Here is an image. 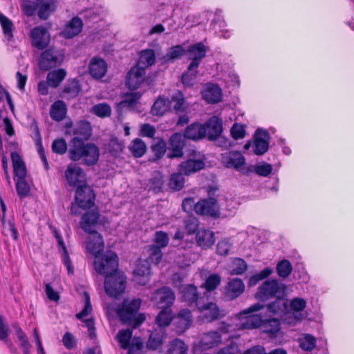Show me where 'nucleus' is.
Segmentation results:
<instances>
[{"mask_svg":"<svg viewBox=\"0 0 354 354\" xmlns=\"http://www.w3.org/2000/svg\"><path fill=\"white\" fill-rule=\"evenodd\" d=\"M68 156L73 161L82 160L84 165L92 166L99 160L100 149L95 144L85 143L81 138L75 137L70 141Z\"/></svg>","mask_w":354,"mask_h":354,"instance_id":"obj_1","label":"nucleus"},{"mask_svg":"<svg viewBox=\"0 0 354 354\" xmlns=\"http://www.w3.org/2000/svg\"><path fill=\"white\" fill-rule=\"evenodd\" d=\"M88 234L86 248L89 253L97 257L98 254L104 250L103 237L97 232Z\"/></svg>","mask_w":354,"mask_h":354,"instance_id":"obj_25","label":"nucleus"},{"mask_svg":"<svg viewBox=\"0 0 354 354\" xmlns=\"http://www.w3.org/2000/svg\"><path fill=\"white\" fill-rule=\"evenodd\" d=\"M64 53L56 49L50 48L41 54L39 66L43 71H48L61 65L64 59Z\"/></svg>","mask_w":354,"mask_h":354,"instance_id":"obj_9","label":"nucleus"},{"mask_svg":"<svg viewBox=\"0 0 354 354\" xmlns=\"http://www.w3.org/2000/svg\"><path fill=\"white\" fill-rule=\"evenodd\" d=\"M129 149L133 156L136 158L142 157L146 152L147 147L145 143L140 138H136Z\"/></svg>","mask_w":354,"mask_h":354,"instance_id":"obj_53","label":"nucleus"},{"mask_svg":"<svg viewBox=\"0 0 354 354\" xmlns=\"http://www.w3.org/2000/svg\"><path fill=\"white\" fill-rule=\"evenodd\" d=\"M160 308H170L175 300L174 291L169 287H162L156 290L151 297Z\"/></svg>","mask_w":354,"mask_h":354,"instance_id":"obj_12","label":"nucleus"},{"mask_svg":"<svg viewBox=\"0 0 354 354\" xmlns=\"http://www.w3.org/2000/svg\"><path fill=\"white\" fill-rule=\"evenodd\" d=\"M245 290V285L241 279L234 278L229 281L226 287L225 296L227 299L232 300L240 296Z\"/></svg>","mask_w":354,"mask_h":354,"instance_id":"obj_27","label":"nucleus"},{"mask_svg":"<svg viewBox=\"0 0 354 354\" xmlns=\"http://www.w3.org/2000/svg\"><path fill=\"white\" fill-rule=\"evenodd\" d=\"M131 337L132 330L130 329L120 330L118 332L117 338L122 349H127L129 348Z\"/></svg>","mask_w":354,"mask_h":354,"instance_id":"obj_60","label":"nucleus"},{"mask_svg":"<svg viewBox=\"0 0 354 354\" xmlns=\"http://www.w3.org/2000/svg\"><path fill=\"white\" fill-rule=\"evenodd\" d=\"M100 213L97 210L93 209L84 214L80 222V227L86 233L97 232L94 227L97 225L100 219Z\"/></svg>","mask_w":354,"mask_h":354,"instance_id":"obj_20","label":"nucleus"},{"mask_svg":"<svg viewBox=\"0 0 354 354\" xmlns=\"http://www.w3.org/2000/svg\"><path fill=\"white\" fill-rule=\"evenodd\" d=\"M53 152L63 155L67 151V144L64 138L55 139L52 143Z\"/></svg>","mask_w":354,"mask_h":354,"instance_id":"obj_64","label":"nucleus"},{"mask_svg":"<svg viewBox=\"0 0 354 354\" xmlns=\"http://www.w3.org/2000/svg\"><path fill=\"white\" fill-rule=\"evenodd\" d=\"M183 175L180 171L171 174L169 182V187L176 191L182 189L185 184Z\"/></svg>","mask_w":354,"mask_h":354,"instance_id":"obj_58","label":"nucleus"},{"mask_svg":"<svg viewBox=\"0 0 354 354\" xmlns=\"http://www.w3.org/2000/svg\"><path fill=\"white\" fill-rule=\"evenodd\" d=\"M198 310L202 313V320L205 322L211 323L220 319L225 316L224 310H221L218 306L213 302L197 304Z\"/></svg>","mask_w":354,"mask_h":354,"instance_id":"obj_10","label":"nucleus"},{"mask_svg":"<svg viewBox=\"0 0 354 354\" xmlns=\"http://www.w3.org/2000/svg\"><path fill=\"white\" fill-rule=\"evenodd\" d=\"M92 112L98 117L106 118L111 114V109L106 103H100L93 106Z\"/></svg>","mask_w":354,"mask_h":354,"instance_id":"obj_61","label":"nucleus"},{"mask_svg":"<svg viewBox=\"0 0 354 354\" xmlns=\"http://www.w3.org/2000/svg\"><path fill=\"white\" fill-rule=\"evenodd\" d=\"M198 68H191L190 65L185 72L183 73L181 78L182 83L186 86H192L194 84V80L196 78L198 71Z\"/></svg>","mask_w":354,"mask_h":354,"instance_id":"obj_52","label":"nucleus"},{"mask_svg":"<svg viewBox=\"0 0 354 354\" xmlns=\"http://www.w3.org/2000/svg\"><path fill=\"white\" fill-rule=\"evenodd\" d=\"M134 281L142 286L147 284L149 281L150 266L148 262H141L138 263L134 272Z\"/></svg>","mask_w":354,"mask_h":354,"instance_id":"obj_30","label":"nucleus"},{"mask_svg":"<svg viewBox=\"0 0 354 354\" xmlns=\"http://www.w3.org/2000/svg\"><path fill=\"white\" fill-rule=\"evenodd\" d=\"M170 100L175 102L174 109L176 112H185L187 109L185 97L181 91H178L174 93Z\"/></svg>","mask_w":354,"mask_h":354,"instance_id":"obj_47","label":"nucleus"},{"mask_svg":"<svg viewBox=\"0 0 354 354\" xmlns=\"http://www.w3.org/2000/svg\"><path fill=\"white\" fill-rule=\"evenodd\" d=\"M156 61V55L153 50L146 49L142 50L140 53L138 64L137 66L144 68L152 66Z\"/></svg>","mask_w":354,"mask_h":354,"instance_id":"obj_40","label":"nucleus"},{"mask_svg":"<svg viewBox=\"0 0 354 354\" xmlns=\"http://www.w3.org/2000/svg\"><path fill=\"white\" fill-rule=\"evenodd\" d=\"M272 166L270 164L264 163L260 165L250 166L248 168L247 172L243 173L254 171L259 176L267 177L272 173Z\"/></svg>","mask_w":354,"mask_h":354,"instance_id":"obj_54","label":"nucleus"},{"mask_svg":"<svg viewBox=\"0 0 354 354\" xmlns=\"http://www.w3.org/2000/svg\"><path fill=\"white\" fill-rule=\"evenodd\" d=\"M142 94L140 92L128 93L124 96L120 105L122 108L133 107L137 104Z\"/></svg>","mask_w":354,"mask_h":354,"instance_id":"obj_48","label":"nucleus"},{"mask_svg":"<svg viewBox=\"0 0 354 354\" xmlns=\"http://www.w3.org/2000/svg\"><path fill=\"white\" fill-rule=\"evenodd\" d=\"M171 107V102L168 97L160 96L153 103L151 112L153 115H163Z\"/></svg>","mask_w":354,"mask_h":354,"instance_id":"obj_33","label":"nucleus"},{"mask_svg":"<svg viewBox=\"0 0 354 354\" xmlns=\"http://www.w3.org/2000/svg\"><path fill=\"white\" fill-rule=\"evenodd\" d=\"M163 343V332L162 330H154L151 332L147 342V347L149 350H156Z\"/></svg>","mask_w":354,"mask_h":354,"instance_id":"obj_41","label":"nucleus"},{"mask_svg":"<svg viewBox=\"0 0 354 354\" xmlns=\"http://www.w3.org/2000/svg\"><path fill=\"white\" fill-rule=\"evenodd\" d=\"M11 159L15 176L18 179L26 178L27 170L21 156L17 152H12Z\"/></svg>","mask_w":354,"mask_h":354,"instance_id":"obj_34","label":"nucleus"},{"mask_svg":"<svg viewBox=\"0 0 354 354\" xmlns=\"http://www.w3.org/2000/svg\"><path fill=\"white\" fill-rule=\"evenodd\" d=\"M73 134L82 139L87 140L92 135V128L88 121L81 120L78 122L73 128Z\"/></svg>","mask_w":354,"mask_h":354,"instance_id":"obj_35","label":"nucleus"},{"mask_svg":"<svg viewBox=\"0 0 354 354\" xmlns=\"http://www.w3.org/2000/svg\"><path fill=\"white\" fill-rule=\"evenodd\" d=\"M148 258L147 261L145 262H148L149 263H153L155 265L158 264L162 258V252L160 247H158L156 245H150L148 246Z\"/></svg>","mask_w":354,"mask_h":354,"instance_id":"obj_45","label":"nucleus"},{"mask_svg":"<svg viewBox=\"0 0 354 354\" xmlns=\"http://www.w3.org/2000/svg\"><path fill=\"white\" fill-rule=\"evenodd\" d=\"M189 57L188 59L192 60L189 64L191 68H198L201 64V60L206 56V47L201 43H197L192 45L187 50Z\"/></svg>","mask_w":354,"mask_h":354,"instance_id":"obj_21","label":"nucleus"},{"mask_svg":"<svg viewBox=\"0 0 354 354\" xmlns=\"http://www.w3.org/2000/svg\"><path fill=\"white\" fill-rule=\"evenodd\" d=\"M16 190L17 194L21 198H23L28 196L30 191V188L27 181L26 180V178L17 180L16 183Z\"/></svg>","mask_w":354,"mask_h":354,"instance_id":"obj_62","label":"nucleus"},{"mask_svg":"<svg viewBox=\"0 0 354 354\" xmlns=\"http://www.w3.org/2000/svg\"><path fill=\"white\" fill-rule=\"evenodd\" d=\"M54 0H26L24 9L28 16H32L37 10V15L41 19H47L56 8Z\"/></svg>","mask_w":354,"mask_h":354,"instance_id":"obj_4","label":"nucleus"},{"mask_svg":"<svg viewBox=\"0 0 354 354\" xmlns=\"http://www.w3.org/2000/svg\"><path fill=\"white\" fill-rule=\"evenodd\" d=\"M66 76V71L63 68L50 71L47 75V82L50 86L57 88Z\"/></svg>","mask_w":354,"mask_h":354,"instance_id":"obj_39","label":"nucleus"},{"mask_svg":"<svg viewBox=\"0 0 354 354\" xmlns=\"http://www.w3.org/2000/svg\"><path fill=\"white\" fill-rule=\"evenodd\" d=\"M278 275L281 278L288 277L292 271V266L287 259L280 261L276 267Z\"/></svg>","mask_w":354,"mask_h":354,"instance_id":"obj_57","label":"nucleus"},{"mask_svg":"<svg viewBox=\"0 0 354 354\" xmlns=\"http://www.w3.org/2000/svg\"><path fill=\"white\" fill-rule=\"evenodd\" d=\"M145 77V69L140 66H134L127 74V86L131 89H136L144 82Z\"/></svg>","mask_w":354,"mask_h":354,"instance_id":"obj_22","label":"nucleus"},{"mask_svg":"<svg viewBox=\"0 0 354 354\" xmlns=\"http://www.w3.org/2000/svg\"><path fill=\"white\" fill-rule=\"evenodd\" d=\"M15 328L16 330V335L20 342V346L23 350L24 354H30L31 344L28 337L18 325L15 326Z\"/></svg>","mask_w":354,"mask_h":354,"instance_id":"obj_49","label":"nucleus"},{"mask_svg":"<svg viewBox=\"0 0 354 354\" xmlns=\"http://www.w3.org/2000/svg\"><path fill=\"white\" fill-rule=\"evenodd\" d=\"M218 191V189L216 187L209 188L207 191L208 198L200 199L194 206V211L197 214L215 219L220 218V205L215 197Z\"/></svg>","mask_w":354,"mask_h":354,"instance_id":"obj_3","label":"nucleus"},{"mask_svg":"<svg viewBox=\"0 0 354 354\" xmlns=\"http://www.w3.org/2000/svg\"><path fill=\"white\" fill-rule=\"evenodd\" d=\"M141 300L140 299H134L131 301L124 299L123 301L121 306L117 310V314L123 324L136 328L145 321V316L144 314H140L137 316Z\"/></svg>","mask_w":354,"mask_h":354,"instance_id":"obj_2","label":"nucleus"},{"mask_svg":"<svg viewBox=\"0 0 354 354\" xmlns=\"http://www.w3.org/2000/svg\"><path fill=\"white\" fill-rule=\"evenodd\" d=\"M192 322L193 317L191 311L188 309H182L174 318L173 326L178 334H182L190 327Z\"/></svg>","mask_w":354,"mask_h":354,"instance_id":"obj_16","label":"nucleus"},{"mask_svg":"<svg viewBox=\"0 0 354 354\" xmlns=\"http://www.w3.org/2000/svg\"><path fill=\"white\" fill-rule=\"evenodd\" d=\"M203 97L208 103H217L222 98L221 89L216 84L209 85L205 91Z\"/></svg>","mask_w":354,"mask_h":354,"instance_id":"obj_38","label":"nucleus"},{"mask_svg":"<svg viewBox=\"0 0 354 354\" xmlns=\"http://www.w3.org/2000/svg\"><path fill=\"white\" fill-rule=\"evenodd\" d=\"M188 348L183 340L176 338L170 342L167 354H187Z\"/></svg>","mask_w":354,"mask_h":354,"instance_id":"obj_44","label":"nucleus"},{"mask_svg":"<svg viewBox=\"0 0 354 354\" xmlns=\"http://www.w3.org/2000/svg\"><path fill=\"white\" fill-rule=\"evenodd\" d=\"M183 136L189 140H198L205 138V130L203 124L194 122L186 127Z\"/></svg>","mask_w":354,"mask_h":354,"instance_id":"obj_31","label":"nucleus"},{"mask_svg":"<svg viewBox=\"0 0 354 354\" xmlns=\"http://www.w3.org/2000/svg\"><path fill=\"white\" fill-rule=\"evenodd\" d=\"M260 327L263 333L274 335L280 329V322L276 318L262 319V324Z\"/></svg>","mask_w":354,"mask_h":354,"instance_id":"obj_43","label":"nucleus"},{"mask_svg":"<svg viewBox=\"0 0 354 354\" xmlns=\"http://www.w3.org/2000/svg\"><path fill=\"white\" fill-rule=\"evenodd\" d=\"M221 335L218 331L211 330L201 334L198 342L195 345L196 349L207 350L218 346L221 344Z\"/></svg>","mask_w":354,"mask_h":354,"instance_id":"obj_13","label":"nucleus"},{"mask_svg":"<svg viewBox=\"0 0 354 354\" xmlns=\"http://www.w3.org/2000/svg\"><path fill=\"white\" fill-rule=\"evenodd\" d=\"M82 91L81 85L75 79L68 80V82L64 85L62 91V97L71 100L77 97Z\"/></svg>","mask_w":354,"mask_h":354,"instance_id":"obj_32","label":"nucleus"},{"mask_svg":"<svg viewBox=\"0 0 354 354\" xmlns=\"http://www.w3.org/2000/svg\"><path fill=\"white\" fill-rule=\"evenodd\" d=\"M284 286L279 284L276 279H268L265 281L258 288L255 297L260 301H267L271 298L283 294Z\"/></svg>","mask_w":354,"mask_h":354,"instance_id":"obj_8","label":"nucleus"},{"mask_svg":"<svg viewBox=\"0 0 354 354\" xmlns=\"http://www.w3.org/2000/svg\"><path fill=\"white\" fill-rule=\"evenodd\" d=\"M164 183L162 175L160 172H155L153 176L149 180V187L150 190L154 192H159L162 190Z\"/></svg>","mask_w":354,"mask_h":354,"instance_id":"obj_56","label":"nucleus"},{"mask_svg":"<svg viewBox=\"0 0 354 354\" xmlns=\"http://www.w3.org/2000/svg\"><path fill=\"white\" fill-rule=\"evenodd\" d=\"M276 299L267 305V310L273 313L277 314L283 312L286 308L287 304L284 299L277 296Z\"/></svg>","mask_w":354,"mask_h":354,"instance_id":"obj_50","label":"nucleus"},{"mask_svg":"<svg viewBox=\"0 0 354 354\" xmlns=\"http://www.w3.org/2000/svg\"><path fill=\"white\" fill-rule=\"evenodd\" d=\"M65 176L71 186L78 187L80 185L85 184V174L82 169L74 164L68 165Z\"/></svg>","mask_w":354,"mask_h":354,"instance_id":"obj_17","label":"nucleus"},{"mask_svg":"<svg viewBox=\"0 0 354 354\" xmlns=\"http://www.w3.org/2000/svg\"><path fill=\"white\" fill-rule=\"evenodd\" d=\"M107 71V64L105 61L100 57H93L88 65V72L95 79H100L104 77Z\"/></svg>","mask_w":354,"mask_h":354,"instance_id":"obj_26","label":"nucleus"},{"mask_svg":"<svg viewBox=\"0 0 354 354\" xmlns=\"http://www.w3.org/2000/svg\"><path fill=\"white\" fill-rule=\"evenodd\" d=\"M223 162L226 167L240 171L245 164V158L239 151H232L223 156Z\"/></svg>","mask_w":354,"mask_h":354,"instance_id":"obj_23","label":"nucleus"},{"mask_svg":"<svg viewBox=\"0 0 354 354\" xmlns=\"http://www.w3.org/2000/svg\"><path fill=\"white\" fill-rule=\"evenodd\" d=\"M205 166V163L203 160L189 158L180 164L179 171L189 176L203 169Z\"/></svg>","mask_w":354,"mask_h":354,"instance_id":"obj_28","label":"nucleus"},{"mask_svg":"<svg viewBox=\"0 0 354 354\" xmlns=\"http://www.w3.org/2000/svg\"><path fill=\"white\" fill-rule=\"evenodd\" d=\"M269 133L261 129L256 131L253 141V152L255 155L262 156L269 149Z\"/></svg>","mask_w":354,"mask_h":354,"instance_id":"obj_15","label":"nucleus"},{"mask_svg":"<svg viewBox=\"0 0 354 354\" xmlns=\"http://www.w3.org/2000/svg\"><path fill=\"white\" fill-rule=\"evenodd\" d=\"M263 308V305L257 303L252 305L247 309L240 313L239 316L241 319L240 327L243 329H253L259 328L262 324L263 318L261 316L258 314H249L260 310Z\"/></svg>","mask_w":354,"mask_h":354,"instance_id":"obj_7","label":"nucleus"},{"mask_svg":"<svg viewBox=\"0 0 354 354\" xmlns=\"http://www.w3.org/2000/svg\"><path fill=\"white\" fill-rule=\"evenodd\" d=\"M316 338L310 334H305L299 340L300 347L306 351H313L316 346Z\"/></svg>","mask_w":354,"mask_h":354,"instance_id":"obj_59","label":"nucleus"},{"mask_svg":"<svg viewBox=\"0 0 354 354\" xmlns=\"http://www.w3.org/2000/svg\"><path fill=\"white\" fill-rule=\"evenodd\" d=\"M182 298L190 307L197 308V304L201 303L203 298L200 297L197 288L194 285H186L181 288Z\"/></svg>","mask_w":354,"mask_h":354,"instance_id":"obj_24","label":"nucleus"},{"mask_svg":"<svg viewBox=\"0 0 354 354\" xmlns=\"http://www.w3.org/2000/svg\"><path fill=\"white\" fill-rule=\"evenodd\" d=\"M185 137L180 133H174L169 138V149L171 151L168 154L169 158H181L183 156V149L185 145Z\"/></svg>","mask_w":354,"mask_h":354,"instance_id":"obj_19","label":"nucleus"},{"mask_svg":"<svg viewBox=\"0 0 354 354\" xmlns=\"http://www.w3.org/2000/svg\"><path fill=\"white\" fill-rule=\"evenodd\" d=\"M30 38L32 46L39 50L46 48L50 40V34L44 26L35 27L30 32Z\"/></svg>","mask_w":354,"mask_h":354,"instance_id":"obj_14","label":"nucleus"},{"mask_svg":"<svg viewBox=\"0 0 354 354\" xmlns=\"http://www.w3.org/2000/svg\"><path fill=\"white\" fill-rule=\"evenodd\" d=\"M203 126L205 130V137L211 141L216 140L223 131L222 120L217 116L210 118Z\"/></svg>","mask_w":354,"mask_h":354,"instance_id":"obj_18","label":"nucleus"},{"mask_svg":"<svg viewBox=\"0 0 354 354\" xmlns=\"http://www.w3.org/2000/svg\"><path fill=\"white\" fill-rule=\"evenodd\" d=\"M126 277L121 272H116L105 277L104 288L106 294L117 298L126 288Z\"/></svg>","mask_w":354,"mask_h":354,"instance_id":"obj_6","label":"nucleus"},{"mask_svg":"<svg viewBox=\"0 0 354 354\" xmlns=\"http://www.w3.org/2000/svg\"><path fill=\"white\" fill-rule=\"evenodd\" d=\"M67 107L62 100H57L50 107V115L52 119L55 121H62L66 116Z\"/></svg>","mask_w":354,"mask_h":354,"instance_id":"obj_37","label":"nucleus"},{"mask_svg":"<svg viewBox=\"0 0 354 354\" xmlns=\"http://www.w3.org/2000/svg\"><path fill=\"white\" fill-rule=\"evenodd\" d=\"M95 269L102 275L109 276L118 272V257L115 252L109 250L101 257H95Z\"/></svg>","mask_w":354,"mask_h":354,"instance_id":"obj_5","label":"nucleus"},{"mask_svg":"<svg viewBox=\"0 0 354 354\" xmlns=\"http://www.w3.org/2000/svg\"><path fill=\"white\" fill-rule=\"evenodd\" d=\"M196 239L198 245L203 248L211 247L215 241L214 233L204 229L197 232Z\"/></svg>","mask_w":354,"mask_h":354,"instance_id":"obj_36","label":"nucleus"},{"mask_svg":"<svg viewBox=\"0 0 354 354\" xmlns=\"http://www.w3.org/2000/svg\"><path fill=\"white\" fill-rule=\"evenodd\" d=\"M75 199L82 209H88L94 205L95 194L88 185L84 184L77 187Z\"/></svg>","mask_w":354,"mask_h":354,"instance_id":"obj_11","label":"nucleus"},{"mask_svg":"<svg viewBox=\"0 0 354 354\" xmlns=\"http://www.w3.org/2000/svg\"><path fill=\"white\" fill-rule=\"evenodd\" d=\"M55 236H56V239L59 243V245L62 248L63 253H64L63 262H64V265L66 266L68 273L73 274V270L72 263L70 259L69 254L67 251V248L65 245L64 241L60 235H58L57 234H56Z\"/></svg>","mask_w":354,"mask_h":354,"instance_id":"obj_55","label":"nucleus"},{"mask_svg":"<svg viewBox=\"0 0 354 354\" xmlns=\"http://www.w3.org/2000/svg\"><path fill=\"white\" fill-rule=\"evenodd\" d=\"M186 53V50L180 45L172 46L163 57L165 62H173L180 58Z\"/></svg>","mask_w":354,"mask_h":354,"instance_id":"obj_46","label":"nucleus"},{"mask_svg":"<svg viewBox=\"0 0 354 354\" xmlns=\"http://www.w3.org/2000/svg\"><path fill=\"white\" fill-rule=\"evenodd\" d=\"M221 279L218 274H212L206 279L205 287L208 291H213L221 283Z\"/></svg>","mask_w":354,"mask_h":354,"instance_id":"obj_63","label":"nucleus"},{"mask_svg":"<svg viewBox=\"0 0 354 354\" xmlns=\"http://www.w3.org/2000/svg\"><path fill=\"white\" fill-rule=\"evenodd\" d=\"M0 24L6 39L10 41L13 39V31L15 30L12 21L3 14H0Z\"/></svg>","mask_w":354,"mask_h":354,"instance_id":"obj_42","label":"nucleus"},{"mask_svg":"<svg viewBox=\"0 0 354 354\" xmlns=\"http://www.w3.org/2000/svg\"><path fill=\"white\" fill-rule=\"evenodd\" d=\"M82 27L83 22L82 19L78 17H75L66 24L62 32V35L66 39L73 38L82 31Z\"/></svg>","mask_w":354,"mask_h":354,"instance_id":"obj_29","label":"nucleus"},{"mask_svg":"<svg viewBox=\"0 0 354 354\" xmlns=\"http://www.w3.org/2000/svg\"><path fill=\"white\" fill-rule=\"evenodd\" d=\"M161 309L156 319V322L160 327L167 326L172 320L171 310L168 308Z\"/></svg>","mask_w":354,"mask_h":354,"instance_id":"obj_51","label":"nucleus"}]
</instances>
